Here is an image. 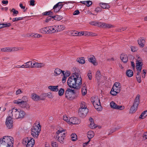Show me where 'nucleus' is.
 Wrapping results in <instances>:
<instances>
[{
	"label": "nucleus",
	"mask_w": 147,
	"mask_h": 147,
	"mask_svg": "<svg viewBox=\"0 0 147 147\" xmlns=\"http://www.w3.org/2000/svg\"><path fill=\"white\" fill-rule=\"evenodd\" d=\"M67 83L70 88L76 89L80 88L82 84V78L79 73L75 72L68 78Z\"/></svg>",
	"instance_id": "obj_1"
},
{
	"label": "nucleus",
	"mask_w": 147,
	"mask_h": 147,
	"mask_svg": "<svg viewBox=\"0 0 147 147\" xmlns=\"http://www.w3.org/2000/svg\"><path fill=\"white\" fill-rule=\"evenodd\" d=\"M9 115L14 119H22L24 117L26 113L23 110L15 107H12L8 112Z\"/></svg>",
	"instance_id": "obj_2"
},
{
	"label": "nucleus",
	"mask_w": 147,
	"mask_h": 147,
	"mask_svg": "<svg viewBox=\"0 0 147 147\" xmlns=\"http://www.w3.org/2000/svg\"><path fill=\"white\" fill-rule=\"evenodd\" d=\"M14 139L11 136H5L0 139V147H13Z\"/></svg>",
	"instance_id": "obj_3"
},
{
	"label": "nucleus",
	"mask_w": 147,
	"mask_h": 147,
	"mask_svg": "<svg viewBox=\"0 0 147 147\" xmlns=\"http://www.w3.org/2000/svg\"><path fill=\"white\" fill-rule=\"evenodd\" d=\"M41 126L38 121L36 122L33 125L31 128V134L34 138H37L41 131Z\"/></svg>",
	"instance_id": "obj_4"
},
{
	"label": "nucleus",
	"mask_w": 147,
	"mask_h": 147,
	"mask_svg": "<svg viewBox=\"0 0 147 147\" xmlns=\"http://www.w3.org/2000/svg\"><path fill=\"white\" fill-rule=\"evenodd\" d=\"M56 134L57 140L61 144L63 143L65 135V130L63 129H60L57 131Z\"/></svg>",
	"instance_id": "obj_5"
},
{
	"label": "nucleus",
	"mask_w": 147,
	"mask_h": 147,
	"mask_svg": "<svg viewBox=\"0 0 147 147\" xmlns=\"http://www.w3.org/2000/svg\"><path fill=\"white\" fill-rule=\"evenodd\" d=\"M63 119L69 125L77 124L80 122V121L77 118L74 117H70L66 115L63 116Z\"/></svg>",
	"instance_id": "obj_6"
},
{
	"label": "nucleus",
	"mask_w": 147,
	"mask_h": 147,
	"mask_svg": "<svg viewBox=\"0 0 147 147\" xmlns=\"http://www.w3.org/2000/svg\"><path fill=\"white\" fill-rule=\"evenodd\" d=\"M140 95L139 94L137 95L134 100L133 105L130 109L129 113H134L137 111L138 106L140 103Z\"/></svg>",
	"instance_id": "obj_7"
},
{
	"label": "nucleus",
	"mask_w": 147,
	"mask_h": 147,
	"mask_svg": "<svg viewBox=\"0 0 147 147\" xmlns=\"http://www.w3.org/2000/svg\"><path fill=\"white\" fill-rule=\"evenodd\" d=\"M22 143L26 147H33L35 143V140L31 137H26L23 139Z\"/></svg>",
	"instance_id": "obj_8"
},
{
	"label": "nucleus",
	"mask_w": 147,
	"mask_h": 147,
	"mask_svg": "<svg viewBox=\"0 0 147 147\" xmlns=\"http://www.w3.org/2000/svg\"><path fill=\"white\" fill-rule=\"evenodd\" d=\"M90 24L92 25L97 26L98 27H101L104 28H110L113 27V26L111 24L93 21L90 22Z\"/></svg>",
	"instance_id": "obj_9"
},
{
	"label": "nucleus",
	"mask_w": 147,
	"mask_h": 147,
	"mask_svg": "<svg viewBox=\"0 0 147 147\" xmlns=\"http://www.w3.org/2000/svg\"><path fill=\"white\" fill-rule=\"evenodd\" d=\"M12 117L9 115L6 120L5 125L7 128L8 129H12L13 128V120Z\"/></svg>",
	"instance_id": "obj_10"
},
{
	"label": "nucleus",
	"mask_w": 147,
	"mask_h": 147,
	"mask_svg": "<svg viewBox=\"0 0 147 147\" xmlns=\"http://www.w3.org/2000/svg\"><path fill=\"white\" fill-rule=\"evenodd\" d=\"M44 94H42L40 95H37L35 93H32L31 95V99L34 101H38L43 100L45 99L43 95Z\"/></svg>",
	"instance_id": "obj_11"
},
{
	"label": "nucleus",
	"mask_w": 147,
	"mask_h": 147,
	"mask_svg": "<svg viewBox=\"0 0 147 147\" xmlns=\"http://www.w3.org/2000/svg\"><path fill=\"white\" fill-rule=\"evenodd\" d=\"M137 58L136 59V63L137 70H141L143 65L142 61L140 57L137 56Z\"/></svg>",
	"instance_id": "obj_12"
},
{
	"label": "nucleus",
	"mask_w": 147,
	"mask_h": 147,
	"mask_svg": "<svg viewBox=\"0 0 147 147\" xmlns=\"http://www.w3.org/2000/svg\"><path fill=\"white\" fill-rule=\"evenodd\" d=\"M63 2H59L55 5L53 7V9L55 12H58L63 6Z\"/></svg>",
	"instance_id": "obj_13"
},
{
	"label": "nucleus",
	"mask_w": 147,
	"mask_h": 147,
	"mask_svg": "<svg viewBox=\"0 0 147 147\" xmlns=\"http://www.w3.org/2000/svg\"><path fill=\"white\" fill-rule=\"evenodd\" d=\"M88 110L87 108H80L79 110V114L82 117H85L88 113Z\"/></svg>",
	"instance_id": "obj_14"
},
{
	"label": "nucleus",
	"mask_w": 147,
	"mask_h": 147,
	"mask_svg": "<svg viewBox=\"0 0 147 147\" xmlns=\"http://www.w3.org/2000/svg\"><path fill=\"white\" fill-rule=\"evenodd\" d=\"M18 106L20 107L26 108L27 109H29L30 107L29 105L26 102L22 100Z\"/></svg>",
	"instance_id": "obj_15"
},
{
	"label": "nucleus",
	"mask_w": 147,
	"mask_h": 147,
	"mask_svg": "<svg viewBox=\"0 0 147 147\" xmlns=\"http://www.w3.org/2000/svg\"><path fill=\"white\" fill-rule=\"evenodd\" d=\"M92 101L93 102V104L94 107L96 109H98V108L96 107L97 106H99V107H101L100 100L98 99L97 97H95L94 100Z\"/></svg>",
	"instance_id": "obj_16"
},
{
	"label": "nucleus",
	"mask_w": 147,
	"mask_h": 147,
	"mask_svg": "<svg viewBox=\"0 0 147 147\" xmlns=\"http://www.w3.org/2000/svg\"><path fill=\"white\" fill-rule=\"evenodd\" d=\"M87 136V137L89 140L87 142L84 143L83 145L84 146L88 144L90 141V139L92 138L94 136V133L92 131H90L88 132Z\"/></svg>",
	"instance_id": "obj_17"
},
{
	"label": "nucleus",
	"mask_w": 147,
	"mask_h": 147,
	"mask_svg": "<svg viewBox=\"0 0 147 147\" xmlns=\"http://www.w3.org/2000/svg\"><path fill=\"white\" fill-rule=\"evenodd\" d=\"M56 32H60L63 31L65 28V27L63 25H55Z\"/></svg>",
	"instance_id": "obj_18"
},
{
	"label": "nucleus",
	"mask_w": 147,
	"mask_h": 147,
	"mask_svg": "<svg viewBox=\"0 0 147 147\" xmlns=\"http://www.w3.org/2000/svg\"><path fill=\"white\" fill-rule=\"evenodd\" d=\"M113 87L115 90L117 91L119 93L120 92L121 90V85L119 82H115Z\"/></svg>",
	"instance_id": "obj_19"
},
{
	"label": "nucleus",
	"mask_w": 147,
	"mask_h": 147,
	"mask_svg": "<svg viewBox=\"0 0 147 147\" xmlns=\"http://www.w3.org/2000/svg\"><path fill=\"white\" fill-rule=\"evenodd\" d=\"M74 91V90H71L70 91L68 90H66L65 93L66 98L68 99H70L72 97V92Z\"/></svg>",
	"instance_id": "obj_20"
},
{
	"label": "nucleus",
	"mask_w": 147,
	"mask_h": 147,
	"mask_svg": "<svg viewBox=\"0 0 147 147\" xmlns=\"http://www.w3.org/2000/svg\"><path fill=\"white\" fill-rule=\"evenodd\" d=\"M120 57L121 60L124 63H126L128 60L127 55L125 54H121Z\"/></svg>",
	"instance_id": "obj_21"
},
{
	"label": "nucleus",
	"mask_w": 147,
	"mask_h": 147,
	"mask_svg": "<svg viewBox=\"0 0 147 147\" xmlns=\"http://www.w3.org/2000/svg\"><path fill=\"white\" fill-rule=\"evenodd\" d=\"M38 32L40 33L44 34H45L46 33H49L48 27H44L41 28L39 30Z\"/></svg>",
	"instance_id": "obj_22"
},
{
	"label": "nucleus",
	"mask_w": 147,
	"mask_h": 147,
	"mask_svg": "<svg viewBox=\"0 0 147 147\" xmlns=\"http://www.w3.org/2000/svg\"><path fill=\"white\" fill-rule=\"evenodd\" d=\"M6 52H10L16 51L19 50L17 47H6Z\"/></svg>",
	"instance_id": "obj_23"
},
{
	"label": "nucleus",
	"mask_w": 147,
	"mask_h": 147,
	"mask_svg": "<svg viewBox=\"0 0 147 147\" xmlns=\"http://www.w3.org/2000/svg\"><path fill=\"white\" fill-rule=\"evenodd\" d=\"M58 86H50L48 87V88L51 91L57 92L58 91Z\"/></svg>",
	"instance_id": "obj_24"
},
{
	"label": "nucleus",
	"mask_w": 147,
	"mask_h": 147,
	"mask_svg": "<svg viewBox=\"0 0 147 147\" xmlns=\"http://www.w3.org/2000/svg\"><path fill=\"white\" fill-rule=\"evenodd\" d=\"M88 61L89 62L92 63L93 65H97V63L96 61L95 58L94 56H92L90 58H88Z\"/></svg>",
	"instance_id": "obj_25"
},
{
	"label": "nucleus",
	"mask_w": 147,
	"mask_h": 147,
	"mask_svg": "<svg viewBox=\"0 0 147 147\" xmlns=\"http://www.w3.org/2000/svg\"><path fill=\"white\" fill-rule=\"evenodd\" d=\"M139 44L141 47H143L144 46V43L145 42V40L143 38H139L138 40Z\"/></svg>",
	"instance_id": "obj_26"
},
{
	"label": "nucleus",
	"mask_w": 147,
	"mask_h": 147,
	"mask_svg": "<svg viewBox=\"0 0 147 147\" xmlns=\"http://www.w3.org/2000/svg\"><path fill=\"white\" fill-rule=\"evenodd\" d=\"M63 71L59 68H56L54 70V75L55 76H57L59 75L61 73H62Z\"/></svg>",
	"instance_id": "obj_27"
},
{
	"label": "nucleus",
	"mask_w": 147,
	"mask_h": 147,
	"mask_svg": "<svg viewBox=\"0 0 147 147\" xmlns=\"http://www.w3.org/2000/svg\"><path fill=\"white\" fill-rule=\"evenodd\" d=\"M84 36H96L97 35L95 33H93L92 32H90L85 31L84 32Z\"/></svg>",
	"instance_id": "obj_28"
},
{
	"label": "nucleus",
	"mask_w": 147,
	"mask_h": 147,
	"mask_svg": "<svg viewBox=\"0 0 147 147\" xmlns=\"http://www.w3.org/2000/svg\"><path fill=\"white\" fill-rule=\"evenodd\" d=\"M49 33L56 32L55 25L48 27Z\"/></svg>",
	"instance_id": "obj_29"
},
{
	"label": "nucleus",
	"mask_w": 147,
	"mask_h": 147,
	"mask_svg": "<svg viewBox=\"0 0 147 147\" xmlns=\"http://www.w3.org/2000/svg\"><path fill=\"white\" fill-rule=\"evenodd\" d=\"M80 2L86 5L87 7H89L92 4V2L91 1H81Z\"/></svg>",
	"instance_id": "obj_30"
},
{
	"label": "nucleus",
	"mask_w": 147,
	"mask_h": 147,
	"mask_svg": "<svg viewBox=\"0 0 147 147\" xmlns=\"http://www.w3.org/2000/svg\"><path fill=\"white\" fill-rule=\"evenodd\" d=\"M86 84L85 83L83 84L82 88V95H85L87 93L86 88Z\"/></svg>",
	"instance_id": "obj_31"
},
{
	"label": "nucleus",
	"mask_w": 147,
	"mask_h": 147,
	"mask_svg": "<svg viewBox=\"0 0 147 147\" xmlns=\"http://www.w3.org/2000/svg\"><path fill=\"white\" fill-rule=\"evenodd\" d=\"M147 116V111H145L143 112L139 117L140 119H144Z\"/></svg>",
	"instance_id": "obj_32"
},
{
	"label": "nucleus",
	"mask_w": 147,
	"mask_h": 147,
	"mask_svg": "<svg viewBox=\"0 0 147 147\" xmlns=\"http://www.w3.org/2000/svg\"><path fill=\"white\" fill-rule=\"evenodd\" d=\"M76 61L79 63L82 64H84L85 63V60L84 58L83 57H80L78 58L77 59Z\"/></svg>",
	"instance_id": "obj_33"
},
{
	"label": "nucleus",
	"mask_w": 147,
	"mask_h": 147,
	"mask_svg": "<svg viewBox=\"0 0 147 147\" xmlns=\"http://www.w3.org/2000/svg\"><path fill=\"white\" fill-rule=\"evenodd\" d=\"M42 94H44L43 97H44L45 98L46 96H47L50 98H53V94L51 92H49L47 93H43Z\"/></svg>",
	"instance_id": "obj_34"
},
{
	"label": "nucleus",
	"mask_w": 147,
	"mask_h": 147,
	"mask_svg": "<svg viewBox=\"0 0 147 147\" xmlns=\"http://www.w3.org/2000/svg\"><path fill=\"white\" fill-rule=\"evenodd\" d=\"M133 71L132 70L129 69L126 72V74L128 77H131L133 76Z\"/></svg>",
	"instance_id": "obj_35"
},
{
	"label": "nucleus",
	"mask_w": 147,
	"mask_h": 147,
	"mask_svg": "<svg viewBox=\"0 0 147 147\" xmlns=\"http://www.w3.org/2000/svg\"><path fill=\"white\" fill-rule=\"evenodd\" d=\"M110 105L111 108L115 109L117 108V105L113 101H112L111 102Z\"/></svg>",
	"instance_id": "obj_36"
},
{
	"label": "nucleus",
	"mask_w": 147,
	"mask_h": 147,
	"mask_svg": "<svg viewBox=\"0 0 147 147\" xmlns=\"http://www.w3.org/2000/svg\"><path fill=\"white\" fill-rule=\"evenodd\" d=\"M119 93V92H118L115 90L113 87L112 89L110 92V94L113 96H115L117 95V93Z\"/></svg>",
	"instance_id": "obj_37"
},
{
	"label": "nucleus",
	"mask_w": 147,
	"mask_h": 147,
	"mask_svg": "<svg viewBox=\"0 0 147 147\" xmlns=\"http://www.w3.org/2000/svg\"><path fill=\"white\" fill-rule=\"evenodd\" d=\"M100 5L103 9H108L109 7V5L106 3H100Z\"/></svg>",
	"instance_id": "obj_38"
},
{
	"label": "nucleus",
	"mask_w": 147,
	"mask_h": 147,
	"mask_svg": "<svg viewBox=\"0 0 147 147\" xmlns=\"http://www.w3.org/2000/svg\"><path fill=\"white\" fill-rule=\"evenodd\" d=\"M45 65V64L44 63L37 62V68H40L44 67Z\"/></svg>",
	"instance_id": "obj_39"
},
{
	"label": "nucleus",
	"mask_w": 147,
	"mask_h": 147,
	"mask_svg": "<svg viewBox=\"0 0 147 147\" xmlns=\"http://www.w3.org/2000/svg\"><path fill=\"white\" fill-rule=\"evenodd\" d=\"M24 63L26 68H31V65L32 64V61H29Z\"/></svg>",
	"instance_id": "obj_40"
},
{
	"label": "nucleus",
	"mask_w": 147,
	"mask_h": 147,
	"mask_svg": "<svg viewBox=\"0 0 147 147\" xmlns=\"http://www.w3.org/2000/svg\"><path fill=\"white\" fill-rule=\"evenodd\" d=\"M62 74L63 76H65L67 77L69 76L70 74V71H67L65 72V71H63L62 72Z\"/></svg>",
	"instance_id": "obj_41"
},
{
	"label": "nucleus",
	"mask_w": 147,
	"mask_h": 147,
	"mask_svg": "<svg viewBox=\"0 0 147 147\" xmlns=\"http://www.w3.org/2000/svg\"><path fill=\"white\" fill-rule=\"evenodd\" d=\"M101 76V74L100 71H97L96 74V77L97 80H99Z\"/></svg>",
	"instance_id": "obj_42"
},
{
	"label": "nucleus",
	"mask_w": 147,
	"mask_h": 147,
	"mask_svg": "<svg viewBox=\"0 0 147 147\" xmlns=\"http://www.w3.org/2000/svg\"><path fill=\"white\" fill-rule=\"evenodd\" d=\"M58 94L59 96H62L64 92V90L62 88H60V89L58 90Z\"/></svg>",
	"instance_id": "obj_43"
},
{
	"label": "nucleus",
	"mask_w": 147,
	"mask_h": 147,
	"mask_svg": "<svg viewBox=\"0 0 147 147\" xmlns=\"http://www.w3.org/2000/svg\"><path fill=\"white\" fill-rule=\"evenodd\" d=\"M70 35L72 36H78V32L75 31H70Z\"/></svg>",
	"instance_id": "obj_44"
},
{
	"label": "nucleus",
	"mask_w": 147,
	"mask_h": 147,
	"mask_svg": "<svg viewBox=\"0 0 147 147\" xmlns=\"http://www.w3.org/2000/svg\"><path fill=\"white\" fill-rule=\"evenodd\" d=\"M72 141H75L77 139V136L75 134H73L71 135Z\"/></svg>",
	"instance_id": "obj_45"
},
{
	"label": "nucleus",
	"mask_w": 147,
	"mask_h": 147,
	"mask_svg": "<svg viewBox=\"0 0 147 147\" xmlns=\"http://www.w3.org/2000/svg\"><path fill=\"white\" fill-rule=\"evenodd\" d=\"M131 51L133 52H136L138 49V48L136 46H131Z\"/></svg>",
	"instance_id": "obj_46"
},
{
	"label": "nucleus",
	"mask_w": 147,
	"mask_h": 147,
	"mask_svg": "<svg viewBox=\"0 0 147 147\" xmlns=\"http://www.w3.org/2000/svg\"><path fill=\"white\" fill-rule=\"evenodd\" d=\"M11 11V12H13V16H17V14H18V11L17 10H16L14 8L12 9Z\"/></svg>",
	"instance_id": "obj_47"
},
{
	"label": "nucleus",
	"mask_w": 147,
	"mask_h": 147,
	"mask_svg": "<svg viewBox=\"0 0 147 147\" xmlns=\"http://www.w3.org/2000/svg\"><path fill=\"white\" fill-rule=\"evenodd\" d=\"M80 108H87L86 103L84 102H82L80 103Z\"/></svg>",
	"instance_id": "obj_48"
},
{
	"label": "nucleus",
	"mask_w": 147,
	"mask_h": 147,
	"mask_svg": "<svg viewBox=\"0 0 147 147\" xmlns=\"http://www.w3.org/2000/svg\"><path fill=\"white\" fill-rule=\"evenodd\" d=\"M89 127L92 129H94L96 127V125H95L94 122H90Z\"/></svg>",
	"instance_id": "obj_49"
},
{
	"label": "nucleus",
	"mask_w": 147,
	"mask_h": 147,
	"mask_svg": "<svg viewBox=\"0 0 147 147\" xmlns=\"http://www.w3.org/2000/svg\"><path fill=\"white\" fill-rule=\"evenodd\" d=\"M33 37L34 38H39L42 37L40 34L36 33H33Z\"/></svg>",
	"instance_id": "obj_50"
},
{
	"label": "nucleus",
	"mask_w": 147,
	"mask_h": 147,
	"mask_svg": "<svg viewBox=\"0 0 147 147\" xmlns=\"http://www.w3.org/2000/svg\"><path fill=\"white\" fill-rule=\"evenodd\" d=\"M53 12L51 11H46L43 13V15H49L53 14Z\"/></svg>",
	"instance_id": "obj_51"
},
{
	"label": "nucleus",
	"mask_w": 147,
	"mask_h": 147,
	"mask_svg": "<svg viewBox=\"0 0 147 147\" xmlns=\"http://www.w3.org/2000/svg\"><path fill=\"white\" fill-rule=\"evenodd\" d=\"M52 18H54V20H60L61 19V17H60V16H59L58 15L53 16Z\"/></svg>",
	"instance_id": "obj_52"
},
{
	"label": "nucleus",
	"mask_w": 147,
	"mask_h": 147,
	"mask_svg": "<svg viewBox=\"0 0 147 147\" xmlns=\"http://www.w3.org/2000/svg\"><path fill=\"white\" fill-rule=\"evenodd\" d=\"M136 78L137 79V82L139 83H140L141 82V77L140 75H136Z\"/></svg>",
	"instance_id": "obj_53"
},
{
	"label": "nucleus",
	"mask_w": 147,
	"mask_h": 147,
	"mask_svg": "<svg viewBox=\"0 0 147 147\" xmlns=\"http://www.w3.org/2000/svg\"><path fill=\"white\" fill-rule=\"evenodd\" d=\"M146 73V69H143L142 72V78H144L145 77V75Z\"/></svg>",
	"instance_id": "obj_54"
},
{
	"label": "nucleus",
	"mask_w": 147,
	"mask_h": 147,
	"mask_svg": "<svg viewBox=\"0 0 147 147\" xmlns=\"http://www.w3.org/2000/svg\"><path fill=\"white\" fill-rule=\"evenodd\" d=\"M51 145L53 147H58V143L55 142H52Z\"/></svg>",
	"instance_id": "obj_55"
},
{
	"label": "nucleus",
	"mask_w": 147,
	"mask_h": 147,
	"mask_svg": "<svg viewBox=\"0 0 147 147\" xmlns=\"http://www.w3.org/2000/svg\"><path fill=\"white\" fill-rule=\"evenodd\" d=\"M19 6L22 9H24V12H25L26 11V9H25V6L23 5L22 3H20L19 4Z\"/></svg>",
	"instance_id": "obj_56"
},
{
	"label": "nucleus",
	"mask_w": 147,
	"mask_h": 147,
	"mask_svg": "<svg viewBox=\"0 0 147 147\" xmlns=\"http://www.w3.org/2000/svg\"><path fill=\"white\" fill-rule=\"evenodd\" d=\"M22 20V18L19 17V18H13L12 21L13 22H14L15 21H18L21 20Z\"/></svg>",
	"instance_id": "obj_57"
},
{
	"label": "nucleus",
	"mask_w": 147,
	"mask_h": 147,
	"mask_svg": "<svg viewBox=\"0 0 147 147\" xmlns=\"http://www.w3.org/2000/svg\"><path fill=\"white\" fill-rule=\"evenodd\" d=\"M21 99H18L17 100H14L13 101V102L15 104H17L18 105L20 103V102L21 101Z\"/></svg>",
	"instance_id": "obj_58"
},
{
	"label": "nucleus",
	"mask_w": 147,
	"mask_h": 147,
	"mask_svg": "<svg viewBox=\"0 0 147 147\" xmlns=\"http://www.w3.org/2000/svg\"><path fill=\"white\" fill-rule=\"evenodd\" d=\"M125 108V107L123 106H120L117 105L116 109L122 110Z\"/></svg>",
	"instance_id": "obj_59"
},
{
	"label": "nucleus",
	"mask_w": 147,
	"mask_h": 147,
	"mask_svg": "<svg viewBox=\"0 0 147 147\" xmlns=\"http://www.w3.org/2000/svg\"><path fill=\"white\" fill-rule=\"evenodd\" d=\"M52 18H53L52 17L49 16H48L47 19L45 20V22H48L51 20Z\"/></svg>",
	"instance_id": "obj_60"
},
{
	"label": "nucleus",
	"mask_w": 147,
	"mask_h": 147,
	"mask_svg": "<svg viewBox=\"0 0 147 147\" xmlns=\"http://www.w3.org/2000/svg\"><path fill=\"white\" fill-rule=\"evenodd\" d=\"M143 138L144 140L147 139V132L144 133L143 135Z\"/></svg>",
	"instance_id": "obj_61"
},
{
	"label": "nucleus",
	"mask_w": 147,
	"mask_h": 147,
	"mask_svg": "<svg viewBox=\"0 0 147 147\" xmlns=\"http://www.w3.org/2000/svg\"><path fill=\"white\" fill-rule=\"evenodd\" d=\"M22 90L20 89H18V90L16 92V95L20 94L21 93H22Z\"/></svg>",
	"instance_id": "obj_62"
},
{
	"label": "nucleus",
	"mask_w": 147,
	"mask_h": 147,
	"mask_svg": "<svg viewBox=\"0 0 147 147\" xmlns=\"http://www.w3.org/2000/svg\"><path fill=\"white\" fill-rule=\"evenodd\" d=\"M37 62H35L31 65V68H37Z\"/></svg>",
	"instance_id": "obj_63"
},
{
	"label": "nucleus",
	"mask_w": 147,
	"mask_h": 147,
	"mask_svg": "<svg viewBox=\"0 0 147 147\" xmlns=\"http://www.w3.org/2000/svg\"><path fill=\"white\" fill-rule=\"evenodd\" d=\"M85 31H82L81 32H78V36H82L83 35L84 36V33Z\"/></svg>",
	"instance_id": "obj_64"
}]
</instances>
